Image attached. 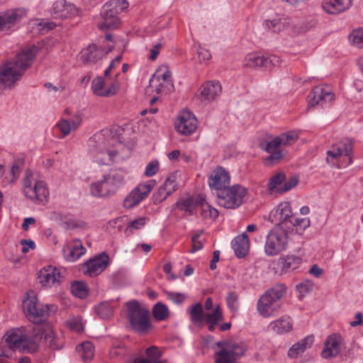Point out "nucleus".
Listing matches in <instances>:
<instances>
[{
    "label": "nucleus",
    "mask_w": 363,
    "mask_h": 363,
    "mask_svg": "<svg viewBox=\"0 0 363 363\" xmlns=\"http://www.w3.org/2000/svg\"><path fill=\"white\" fill-rule=\"evenodd\" d=\"M150 86L155 89L157 94H167L174 89L171 79V72L166 70L163 73L157 71L150 80Z\"/></svg>",
    "instance_id": "f3484780"
},
{
    "label": "nucleus",
    "mask_w": 363,
    "mask_h": 363,
    "mask_svg": "<svg viewBox=\"0 0 363 363\" xmlns=\"http://www.w3.org/2000/svg\"><path fill=\"white\" fill-rule=\"evenodd\" d=\"M266 24L273 32H278L282 28V24L279 20L267 21Z\"/></svg>",
    "instance_id": "680f3d73"
},
{
    "label": "nucleus",
    "mask_w": 363,
    "mask_h": 363,
    "mask_svg": "<svg viewBox=\"0 0 363 363\" xmlns=\"http://www.w3.org/2000/svg\"><path fill=\"white\" fill-rule=\"evenodd\" d=\"M128 6V3L126 0H110L106 2L101 12L104 22L100 25V28H116L119 23L118 14L127 9Z\"/></svg>",
    "instance_id": "0eeeda50"
},
{
    "label": "nucleus",
    "mask_w": 363,
    "mask_h": 363,
    "mask_svg": "<svg viewBox=\"0 0 363 363\" xmlns=\"http://www.w3.org/2000/svg\"><path fill=\"white\" fill-rule=\"evenodd\" d=\"M313 341L314 337L313 335H308L298 342L304 352L306 349L311 347V345L313 343Z\"/></svg>",
    "instance_id": "bf43d9fd"
},
{
    "label": "nucleus",
    "mask_w": 363,
    "mask_h": 363,
    "mask_svg": "<svg viewBox=\"0 0 363 363\" xmlns=\"http://www.w3.org/2000/svg\"><path fill=\"white\" fill-rule=\"evenodd\" d=\"M352 6V0H323L322 7L328 14H340L348 10Z\"/></svg>",
    "instance_id": "cd10ccee"
},
{
    "label": "nucleus",
    "mask_w": 363,
    "mask_h": 363,
    "mask_svg": "<svg viewBox=\"0 0 363 363\" xmlns=\"http://www.w3.org/2000/svg\"><path fill=\"white\" fill-rule=\"evenodd\" d=\"M91 89L94 94L106 97V82L102 77H98L95 78L91 84Z\"/></svg>",
    "instance_id": "79ce46f5"
},
{
    "label": "nucleus",
    "mask_w": 363,
    "mask_h": 363,
    "mask_svg": "<svg viewBox=\"0 0 363 363\" xmlns=\"http://www.w3.org/2000/svg\"><path fill=\"white\" fill-rule=\"evenodd\" d=\"M70 121L71 126L73 130H77L82 124V114L77 113L72 118Z\"/></svg>",
    "instance_id": "0e129e2a"
},
{
    "label": "nucleus",
    "mask_w": 363,
    "mask_h": 363,
    "mask_svg": "<svg viewBox=\"0 0 363 363\" xmlns=\"http://www.w3.org/2000/svg\"><path fill=\"white\" fill-rule=\"evenodd\" d=\"M190 318L194 323H201L203 319V306L200 303L193 305L190 309Z\"/></svg>",
    "instance_id": "c03bdc74"
},
{
    "label": "nucleus",
    "mask_w": 363,
    "mask_h": 363,
    "mask_svg": "<svg viewBox=\"0 0 363 363\" xmlns=\"http://www.w3.org/2000/svg\"><path fill=\"white\" fill-rule=\"evenodd\" d=\"M205 318L207 323H212L218 324L223 319L222 311L219 306H218L212 313H206Z\"/></svg>",
    "instance_id": "09e8293b"
},
{
    "label": "nucleus",
    "mask_w": 363,
    "mask_h": 363,
    "mask_svg": "<svg viewBox=\"0 0 363 363\" xmlns=\"http://www.w3.org/2000/svg\"><path fill=\"white\" fill-rule=\"evenodd\" d=\"M162 47V44L160 43H158L155 44L152 48L150 50V56L149 57V59L151 60H155L157 57L160 50Z\"/></svg>",
    "instance_id": "69168bd1"
},
{
    "label": "nucleus",
    "mask_w": 363,
    "mask_h": 363,
    "mask_svg": "<svg viewBox=\"0 0 363 363\" xmlns=\"http://www.w3.org/2000/svg\"><path fill=\"white\" fill-rule=\"evenodd\" d=\"M152 313L153 317L158 321L167 319L170 314L168 307L161 302H158L153 306Z\"/></svg>",
    "instance_id": "c9c22d12"
},
{
    "label": "nucleus",
    "mask_w": 363,
    "mask_h": 363,
    "mask_svg": "<svg viewBox=\"0 0 363 363\" xmlns=\"http://www.w3.org/2000/svg\"><path fill=\"white\" fill-rule=\"evenodd\" d=\"M340 337L332 335L328 337L325 342V348L321 352V357L324 359H329L337 357L341 352Z\"/></svg>",
    "instance_id": "bb28decb"
},
{
    "label": "nucleus",
    "mask_w": 363,
    "mask_h": 363,
    "mask_svg": "<svg viewBox=\"0 0 363 363\" xmlns=\"http://www.w3.org/2000/svg\"><path fill=\"white\" fill-rule=\"evenodd\" d=\"M349 38L352 44L356 47L359 48L363 47V28H359L353 30Z\"/></svg>",
    "instance_id": "8fccbe9b"
},
{
    "label": "nucleus",
    "mask_w": 363,
    "mask_h": 363,
    "mask_svg": "<svg viewBox=\"0 0 363 363\" xmlns=\"http://www.w3.org/2000/svg\"><path fill=\"white\" fill-rule=\"evenodd\" d=\"M44 340L47 346L52 350H57L60 348L57 340L52 331H49L45 335Z\"/></svg>",
    "instance_id": "864d4df0"
},
{
    "label": "nucleus",
    "mask_w": 363,
    "mask_h": 363,
    "mask_svg": "<svg viewBox=\"0 0 363 363\" xmlns=\"http://www.w3.org/2000/svg\"><path fill=\"white\" fill-rule=\"evenodd\" d=\"M24 165V160L23 159H18L12 164L11 167V173L13 177L12 182L14 183L20 176L21 169Z\"/></svg>",
    "instance_id": "3c124183"
},
{
    "label": "nucleus",
    "mask_w": 363,
    "mask_h": 363,
    "mask_svg": "<svg viewBox=\"0 0 363 363\" xmlns=\"http://www.w3.org/2000/svg\"><path fill=\"white\" fill-rule=\"evenodd\" d=\"M119 88V83L118 81L113 82L108 88H106V97L112 96L115 95Z\"/></svg>",
    "instance_id": "e2e57ef3"
},
{
    "label": "nucleus",
    "mask_w": 363,
    "mask_h": 363,
    "mask_svg": "<svg viewBox=\"0 0 363 363\" xmlns=\"http://www.w3.org/2000/svg\"><path fill=\"white\" fill-rule=\"evenodd\" d=\"M192 241V249L191 252L194 253L203 248V242L195 238H191Z\"/></svg>",
    "instance_id": "774afa93"
},
{
    "label": "nucleus",
    "mask_w": 363,
    "mask_h": 363,
    "mask_svg": "<svg viewBox=\"0 0 363 363\" xmlns=\"http://www.w3.org/2000/svg\"><path fill=\"white\" fill-rule=\"evenodd\" d=\"M38 281L44 286L50 287L53 284H60L62 281L64 277L61 272L56 267L48 266L43 268L38 274Z\"/></svg>",
    "instance_id": "412c9836"
},
{
    "label": "nucleus",
    "mask_w": 363,
    "mask_h": 363,
    "mask_svg": "<svg viewBox=\"0 0 363 363\" xmlns=\"http://www.w3.org/2000/svg\"><path fill=\"white\" fill-rule=\"evenodd\" d=\"M268 328L277 334L283 335L292 330L293 323L289 316L283 315L271 322Z\"/></svg>",
    "instance_id": "c756f323"
},
{
    "label": "nucleus",
    "mask_w": 363,
    "mask_h": 363,
    "mask_svg": "<svg viewBox=\"0 0 363 363\" xmlns=\"http://www.w3.org/2000/svg\"><path fill=\"white\" fill-rule=\"evenodd\" d=\"M292 212V207L289 202L284 201L280 203L269 215V219L272 223H276L277 227L286 229L294 217Z\"/></svg>",
    "instance_id": "ddd939ff"
},
{
    "label": "nucleus",
    "mask_w": 363,
    "mask_h": 363,
    "mask_svg": "<svg viewBox=\"0 0 363 363\" xmlns=\"http://www.w3.org/2000/svg\"><path fill=\"white\" fill-rule=\"evenodd\" d=\"M108 255L106 252H103L84 263L82 270L86 276L96 277L105 270L108 265Z\"/></svg>",
    "instance_id": "2eb2a0df"
},
{
    "label": "nucleus",
    "mask_w": 363,
    "mask_h": 363,
    "mask_svg": "<svg viewBox=\"0 0 363 363\" xmlns=\"http://www.w3.org/2000/svg\"><path fill=\"white\" fill-rule=\"evenodd\" d=\"M146 223V218L145 217H139L133 220H131L125 230V233L130 235L133 233L134 230H140L143 226H145Z\"/></svg>",
    "instance_id": "a18cd8bd"
},
{
    "label": "nucleus",
    "mask_w": 363,
    "mask_h": 363,
    "mask_svg": "<svg viewBox=\"0 0 363 363\" xmlns=\"http://www.w3.org/2000/svg\"><path fill=\"white\" fill-rule=\"evenodd\" d=\"M25 340L24 335L16 332L8 334L6 337V342L9 347L13 350L21 348Z\"/></svg>",
    "instance_id": "4c0bfd02"
},
{
    "label": "nucleus",
    "mask_w": 363,
    "mask_h": 363,
    "mask_svg": "<svg viewBox=\"0 0 363 363\" xmlns=\"http://www.w3.org/2000/svg\"><path fill=\"white\" fill-rule=\"evenodd\" d=\"M247 194V189L240 184L228 186L222 191L216 193L217 201L225 208L235 209L244 203Z\"/></svg>",
    "instance_id": "39448f33"
},
{
    "label": "nucleus",
    "mask_w": 363,
    "mask_h": 363,
    "mask_svg": "<svg viewBox=\"0 0 363 363\" xmlns=\"http://www.w3.org/2000/svg\"><path fill=\"white\" fill-rule=\"evenodd\" d=\"M77 13L76 6L67 2L66 0H57L53 5L51 14L55 18H67L75 16Z\"/></svg>",
    "instance_id": "4be33fe9"
},
{
    "label": "nucleus",
    "mask_w": 363,
    "mask_h": 363,
    "mask_svg": "<svg viewBox=\"0 0 363 363\" xmlns=\"http://www.w3.org/2000/svg\"><path fill=\"white\" fill-rule=\"evenodd\" d=\"M57 125L64 135H67L74 130L68 120L62 119L57 123Z\"/></svg>",
    "instance_id": "6e6d98bb"
},
{
    "label": "nucleus",
    "mask_w": 363,
    "mask_h": 363,
    "mask_svg": "<svg viewBox=\"0 0 363 363\" xmlns=\"http://www.w3.org/2000/svg\"><path fill=\"white\" fill-rule=\"evenodd\" d=\"M106 53L101 47L91 44L81 52L80 60L84 64H94L102 60Z\"/></svg>",
    "instance_id": "b1692460"
},
{
    "label": "nucleus",
    "mask_w": 363,
    "mask_h": 363,
    "mask_svg": "<svg viewBox=\"0 0 363 363\" xmlns=\"http://www.w3.org/2000/svg\"><path fill=\"white\" fill-rule=\"evenodd\" d=\"M127 318L130 328L139 334H146L152 328L150 311L143 307L138 301L133 300L125 303Z\"/></svg>",
    "instance_id": "7ed1b4c3"
},
{
    "label": "nucleus",
    "mask_w": 363,
    "mask_h": 363,
    "mask_svg": "<svg viewBox=\"0 0 363 363\" xmlns=\"http://www.w3.org/2000/svg\"><path fill=\"white\" fill-rule=\"evenodd\" d=\"M77 350L79 354L80 357L84 362L90 361L94 354V349L93 345L89 342H84L77 346Z\"/></svg>",
    "instance_id": "e433bc0d"
},
{
    "label": "nucleus",
    "mask_w": 363,
    "mask_h": 363,
    "mask_svg": "<svg viewBox=\"0 0 363 363\" xmlns=\"http://www.w3.org/2000/svg\"><path fill=\"white\" fill-rule=\"evenodd\" d=\"M311 225V220L308 217L298 218L294 216V218L286 228L290 229L292 227L296 228L297 233L301 234Z\"/></svg>",
    "instance_id": "58836bf2"
},
{
    "label": "nucleus",
    "mask_w": 363,
    "mask_h": 363,
    "mask_svg": "<svg viewBox=\"0 0 363 363\" xmlns=\"http://www.w3.org/2000/svg\"><path fill=\"white\" fill-rule=\"evenodd\" d=\"M162 186L171 195L177 189L176 173L171 174L164 181Z\"/></svg>",
    "instance_id": "de8ad7c7"
},
{
    "label": "nucleus",
    "mask_w": 363,
    "mask_h": 363,
    "mask_svg": "<svg viewBox=\"0 0 363 363\" xmlns=\"http://www.w3.org/2000/svg\"><path fill=\"white\" fill-rule=\"evenodd\" d=\"M196 208H200L201 216L203 219H216L218 216V211L206 202L203 196L196 198Z\"/></svg>",
    "instance_id": "2f4dec72"
},
{
    "label": "nucleus",
    "mask_w": 363,
    "mask_h": 363,
    "mask_svg": "<svg viewBox=\"0 0 363 363\" xmlns=\"http://www.w3.org/2000/svg\"><path fill=\"white\" fill-rule=\"evenodd\" d=\"M130 149L125 146L118 137L113 136L108 140V146L104 150L100 149L99 154H106L107 157H99V160L102 164L108 165L119 160H124L130 155Z\"/></svg>",
    "instance_id": "6e6552de"
},
{
    "label": "nucleus",
    "mask_w": 363,
    "mask_h": 363,
    "mask_svg": "<svg viewBox=\"0 0 363 363\" xmlns=\"http://www.w3.org/2000/svg\"><path fill=\"white\" fill-rule=\"evenodd\" d=\"M287 245L286 230L275 226L267 236L264 251L267 255L274 256L284 250Z\"/></svg>",
    "instance_id": "9d476101"
},
{
    "label": "nucleus",
    "mask_w": 363,
    "mask_h": 363,
    "mask_svg": "<svg viewBox=\"0 0 363 363\" xmlns=\"http://www.w3.org/2000/svg\"><path fill=\"white\" fill-rule=\"evenodd\" d=\"M176 206L179 209L188 211L191 214L197 206L196 199L194 200L193 197L189 196L186 199H180L176 203Z\"/></svg>",
    "instance_id": "a19ab883"
},
{
    "label": "nucleus",
    "mask_w": 363,
    "mask_h": 363,
    "mask_svg": "<svg viewBox=\"0 0 363 363\" xmlns=\"http://www.w3.org/2000/svg\"><path fill=\"white\" fill-rule=\"evenodd\" d=\"M221 91L222 87L218 82H206L199 89V98L201 101H211L219 96Z\"/></svg>",
    "instance_id": "a878e982"
},
{
    "label": "nucleus",
    "mask_w": 363,
    "mask_h": 363,
    "mask_svg": "<svg viewBox=\"0 0 363 363\" xmlns=\"http://www.w3.org/2000/svg\"><path fill=\"white\" fill-rule=\"evenodd\" d=\"M303 352H304L303 350H302L298 342H297L293 345L292 347L289 349L288 355L291 358H294L297 357L298 355L302 354Z\"/></svg>",
    "instance_id": "13d9d810"
},
{
    "label": "nucleus",
    "mask_w": 363,
    "mask_h": 363,
    "mask_svg": "<svg viewBox=\"0 0 363 363\" xmlns=\"http://www.w3.org/2000/svg\"><path fill=\"white\" fill-rule=\"evenodd\" d=\"M301 263V259L295 255H288L279 259L282 271L285 273L297 269Z\"/></svg>",
    "instance_id": "473e14b6"
},
{
    "label": "nucleus",
    "mask_w": 363,
    "mask_h": 363,
    "mask_svg": "<svg viewBox=\"0 0 363 363\" xmlns=\"http://www.w3.org/2000/svg\"><path fill=\"white\" fill-rule=\"evenodd\" d=\"M230 177L224 168L218 167L215 169L208 178V185L212 190L222 191L230 185Z\"/></svg>",
    "instance_id": "6ab92c4d"
},
{
    "label": "nucleus",
    "mask_w": 363,
    "mask_h": 363,
    "mask_svg": "<svg viewBox=\"0 0 363 363\" xmlns=\"http://www.w3.org/2000/svg\"><path fill=\"white\" fill-rule=\"evenodd\" d=\"M32 177L31 171L27 169L23 179V192L24 195L36 203L47 202L50 194L47 184L44 181L39 180L36 181L33 185Z\"/></svg>",
    "instance_id": "423d86ee"
},
{
    "label": "nucleus",
    "mask_w": 363,
    "mask_h": 363,
    "mask_svg": "<svg viewBox=\"0 0 363 363\" xmlns=\"http://www.w3.org/2000/svg\"><path fill=\"white\" fill-rule=\"evenodd\" d=\"M145 353L148 358H139L134 360L133 363H163L158 361L161 354L158 348L155 346H152L146 349Z\"/></svg>",
    "instance_id": "f704fd0d"
},
{
    "label": "nucleus",
    "mask_w": 363,
    "mask_h": 363,
    "mask_svg": "<svg viewBox=\"0 0 363 363\" xmlns=\"http://www.w3.org/2000/svg\"><path fill=\"white\" fill-rule=\"evenodd\" d=\"M239 297L236 292L230 291L226 296V303L228 308L233 311L236 312L239 308Z\"/></svg>",
    "instance_id": "49530a36"
},
{
    "label": "nucleus",
    "mask_w": 363,
    "mask_h": 363,
    "mask_svg": "<svg viewBox=\"0 0 363 363\" xmlns=\"http://www.w3.org/2000/svg\"><path fill=\"white\" fill-rule=\"evenodd\" d=\"M23 308L29 320L35 324L43 322L47 318L50 310L48 305L44 306L38 303L33 291L27 292V297L23 301Z\"/></svg>",
    "instance_id": "1a4fd4ad"
},
{
    "label": "nucleus",
    "mask_w": 363,
    "mask_h": 363,
    "mask_svg": "<svg viewBox=\"0 0 363 363\" xmlns=\"http://www.w3.org/2000/svg\"><path fill=\"white\" fill-rule=\"evenodd\" d=\"M232 247L235 251V255L242 258L244 257L249 249V238L245 233L237 236L232 242Z\"/></svg>",
    "instance_id": "7c9ffc66"
},
{
    "label": "nucleus",
    "mask_w": 363,
    "mask_h": 363,
    "mask_svg": "<svg viewBox=\"0 0 363 363\" xmlns=\"http://www.w3.org/2000/svg\"><path fill=\"white\" fill-rule=\"evenodd\" d=\"M21 244L23 245L22 248V252L26 254L29 251V249H35V242L31 240H21Z\"/></svg>",
    "instance_id": "052dcab7"
},
{
    "label": "nucleus",
    "mask_w": 363,
    "mask_h": 363,
    "mask_svg": "<svg viewBox=\"0 0 363 363\" xmlns=\"http://www.w3.org/2000/svg\"><path fill=\"white\" fill-rule=\"evenodd\" d=\"M169 195V193L160 186L157 191L153 194L152 199L155 204H159L164 201Z\"/></svg>",
    "instance_id": "603ef678"
},
{
    "label": "nucleus",
    "mask_w": 363,
    "mask_h": 363,
    "mask_svg": "<svg viewBox=\"0 0 363 363\" xmlns=\"http://www.w3.org/2000/svg\"><path fill=\"white\" fill-rule=\"evenodd\" d=\"M68 325L70 328L74 330L77 332H80L83 329L82 323L76 319H72L68 321Z\"/></svg>",
    "instance_id": "338daca9"
},
{
    "label": "nucleus",
    "mask_w": 363,
    "mask_h": 363,
    "mask_svg": "<svg viewBox=\"0 0 363 363\" xmlns=\"http://www.w3.org/2000/svg\"><path fill=\"white\" fill-rule=\"evenodd\" d=\"M298 140V135L293 132H287L274 137L268 142L263 149L269 153L265 160L267 165L278 163L283 157V154L279 149L281 146L293 145Z\"/></svg>",
    "instance_id": "20e7f679"
},
{
    "label": "nucleus",
    "mask_w": 363,
    "mask_h": 363,
    "mask_svg": "<svg viewBox=\"0 0 363 363\" xmlns=\"http://www.w3.org/2000/svg\"><path fill=\"white\" fill-rule=\"evenodd\" d=\"M86 248L79 240L67 242L62 248V253L66 260L74 262L86 252Z\"/></svg>",
    "instance_id": "393cba45"
},
{
    "label": "nucleus",
    "mask_w": 363,
    "mask_h": 363,
    "mask_svg": "<svg viewBox=\"0 0 363 363\" xmlns=\"http://www.w3.org/2000/svg\"><path fill=\"white\" fill-rule=\"evenodd\" d=\"M286 287L278 284L269 289L259 298L257 310L260 315L269 318L275 315L282 306V298L286 295Z\"/></svg>",
    "instance_id": "f03ea898"
},
{
    "label": "nucleus",
    "mask_w": 363,
    "mask_h": 363,
    "mask_svg": "<svg viewBox=\"0 0 363 363\" xmlns=\"http://www.w3.org/2000/svg\"><path fill=\"white\" fill-rule=\"evenodd\" d=\"M155 184V180L141 183L134 188L123 201V206L132 208L147 197Z\"/></svg>",
    "instance_id": "f8f14e48"
},
{
    "label": "nucleus",
    "mask_w": 363,
    "mask_h": 363,
    "mask_svg": "<svg viewBox=\"0 0 363 363\" xmlns=\"http://www.w3.org/2000/svg\"><path fill=\"white\" fill-rule=\"evenodd\" d=\"M197 125L196 117L190 111H183L175 122V128L179 133L189 135L196 130Z\"/></svg>",
    "instance_id": "a211bd4d"
},
{
    "label": "nucleus",
    "mask_w": 363,
    "mask_h": 363,
    "mask_svg": "<svg viewBox=\"0 0 363 363\" xmlns=\"http://www.w3.org/2000/svg\"><path fill=\"white\" fill-rule=\"evenodd\" d=\"M298 183L297 176H291L287 179L284 172H279L269 179L267 190L269 194H281L291 190Z\"/></svg>",
    "instance_id": "9b49d317"
},
{
    "label": "nucleus",
    "mask_w": 363,
    "mask_h": 363,
    "mask_svg": "<svg viewBox=\"0 0 363 363\" xmlns=\"http://www.w3.org/2000/svg\"><path fill=\"white\" fill-rule=\"evenodd\" d=\"M91 192L93 196L99 197H105L116 193L115 188L111 185L106 174L101 180L91 185Z\"/></svg>",
    "instance_id": "c85d7f7f"
},
{
    "label": "nucleus",
    "mask_w": 363,
    "mask_h": 363,
    "mask_svg": "<svg viewBox=\"0 0 363 363\" xmlns=\"http://www.w3.org/2000/svg\"><path fill=\"white\" fill-rule=\"evenodd\" d=\"M25 15V11L21 9L0 13V31L9 30L20 21Z\"/></svg>",
    "instance_id": "5701e85b"
},
{
    "label": "nucleus",
    "mask_w": 363,
    "mask_h": 363,
    "mask_svg": "<svg viewBox=\"0 0 363 363\" xmlns=\"http://www.w3.org/2000/svg\"><path fill=\"white\" fill-rule=\"evenodd\" d=\"M352 145L350 141L340 142L335 145H333L326 153V162L331 167H335L337 165L339 159L341 156H348L350 162H352V158L350 154L352 153Z\"/></svg>",
    "instance_id": "dca6fc26"
},
{
    "label": "nucleus",
    "mask_w": 363,
    "mask_h": 363,
    "mask_svg": "<svg viewBox=\"0 0 363 363\" xmlns=\"http://www.w3.org/2000/svg\"><path fill=\"white\" fill-rule=\"evenodd\" d=\"M96 314L102 319H107L112 316L113 307L108 301H104L95 306Z\"/></svg>",
    "instance_id": "ea45409f"
},
{
    "label": "nucleus",
    "mask_w": 363,
    "mask_h": 363,
    "mask_svg": "<svg viewBox=\"0 0 363 363\" xmlns=\"http://www.w3.org/2000/svg\"><path fill=\"white\" fill-rule=\"evenodd\" d=\"M280 58L276 55L264 56L260 53H250L244 59L243 65L250 68L266 69L279 65Z\"/></svg>",
    "instance_id": "4468645a"
},
{
    "label": "nucleus",
    "mask_w": 363,
    "mask_h": 363,
    "mask_svg": "<svg viewBox=\"0 0 363 363\" xmlns=\"http://www.w3.org/2000/svg\"><path fill=\"white\" fill-rule=\"evenodd\" d=\"M106 175L108 177L111 185L113 186V188H115L116 192L120 187L123 186L125 183V172L121 169L112 171L108 174Z\"/></svg>",
    "instance_id": "72a5a7b5"
},
{
    "label": "nucleus",
    "mask_w": 363,
    "mask_h": 363,
    "mask_svg": "<svg viewBox=\"0 0 363 363\" xmlns=\"http://www.w3.org/2000/svg\"><path fill=\"white\" fill-rule=\"evenodd\" d=\"M165 294L169 300L177 304L182 303L186 298V296L182 293L165 291Z\"/></svg>",
    "instance_id": "5fc2aeb1"
},
{
    "label": "nucleus",
    "mask_w": 363,
    "mask_h": 363,
    "mask_svg": "<svg viewBox=\"0 0 363 363\" xmlns=\"http://www.w3.org/2000/svg\"><path fill=\"white\" fill-rule=\"evenodd\" d=\"M158 169L159 162L157 160L152 161L147 164L145 175L147 177H152L158 172Z\"/></svg>",
    "instance_id": "4d7b16f0"
},
{
    "label": "nucleus",
    "mask_w": 363,
    "mask_h": 363,
    "mask_svg": "<svg viewBox=\"0 0 363 363\" xmlns=\"http://www.w3.org/2000/svg\"><path fill=\"white\" fill-rule=\"evenodd\" d=\"M71 291L74 296L79 298H84L88 295V288L83 281H75L72 284Z\"/></svg>",
    "instance_id": "37998d69"
},
{
    "label": "nucleus",
    "mask_w": 363,
    "mask_h": 363,
    "mask_svg": "<svg viewBox=\"0 0 363 363\" xmlns=\"http://www.w3.org/2000/svg\"><path fill=\"white\" fill-rule=\"evenodd\" d=\"M335 95L328 86H316L308 94V106L313 107L316 105L323 106L325 103L330 102Z\"/></svg>",
    "instance_id": "aec40b11"
},
{
    "label": "nucleus",
    "mask_w": 363,
    "mask_h": 363,
    "mask_svg": "<svg viewBox=\"0 0 363 363\" xmlns=\"http://www.w3.org/2000/svg\"><path fill=\"white\" fill-rule=\"evenodd\" d=\"M38 51L36 46L27 48L13 60L6 62L0 67V85L4 88L10 87L18 81L24 72L30 67Z\"/></svg>",
    "instance_id": "f257e3e1"
}]
</instances>
